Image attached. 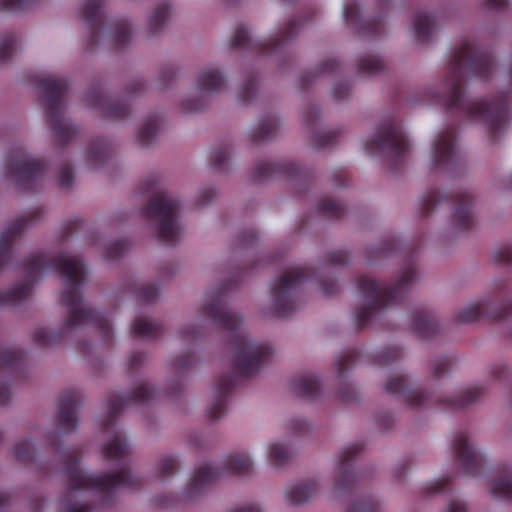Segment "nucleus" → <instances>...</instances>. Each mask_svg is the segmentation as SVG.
<instances>
[{
  "instance_id": "f257e3e1",
  "label": "nucleus",
  "mask_w": 512,
  "mask_h": 512,
  "mask_svg": "<svg viewBox=\"0 0 512 512\" xmlns=\"http://www.w3.org/2000/svg\"><path fill=\"white\" fill-rule=\"evenodd\" d=\"M23 270L25 280L0 293V306L16 304L29 297L33 283L45 272L55 271L65 278V286L60 295L61 304L68 308L64 325L58 332L46 328L36 329L33 340L37 345L44 347L57 344L69 331L84 324L94 326L105 341H111L113 333L108 317L84 303L81 290L86 281V268L80 258L37 253L24 262Z\"/></svg>"
},
{
  "instance_id": "f03ea898",
  "label": "nucleus",
  "mask_w": 512,
  "mask_h": 512,
  "mask_svg": "<svg viewBox=\"0 0 512 512\" xmlns=\"http://www.w3.org/2000/svg\"><path fill=\"white\" fill-rule=\"evenodd\" d=\"M494 66L495 59L491 52L481 50L474 42L464 41L451 53L442 91L430 93L423 102L438 103L450 113L486 122L491 139L495 141L511 118L509 94L501 93L492 101L482 99L475 102L468 101L464 96L466 77L486 81Z\"/></svg>"
},
{
  "instance_id": "7ed1b4c3",
  "label": "nucleus",
  "mask_w": 512,
  "mask_h": 512,
  "mask_svg": "<svg viewBox=\"0 0 512 512\" xmlns=\"http://www.w3.org/2000/svg\"><path fill=\"white\" fill-rule=\"evenodd\" d=\"M227 291L226 286L219 288L201 309L205 318L231 333L230 343L235 368L234 372L221 375L216 382L214 401L208 410V418L212 421L220 419L225 414L227 399L240 379L249 378L258 373L272 354L268 343L252 341L240 331L241 318L229 311L225 305Z\"/></svg>"
},
{
  "instance_id": "20e7f679",
  "label": "nucleus",
  "mask_w": 512,
  "mask_h": 512,
  "mask_svg": "<svg viewBox=\"0 0 512 512\" xmlns=\"http://www.w3.org/2000/svg\"><path fill=\"white\" fill-rule=\"evenodd\" d=\"M130 454V447L123 435L116 433L104 445L103 456L107 460L121 461V468L117 472L103 474L86 473L79 467V451L67 450L62 454L67 474L68 491L60 500L64 512H91L88 504H78L74 501L77 491L95 490L104 495V503L109 504V493L116 488L135 489L141 486V479L131 473L125 458Z\"/></svg>"
},
{
  "instance_id": "39448f33",
  "label": "nucleus",
  "mask_w": 512,
  "mask_h": 512,
  "mask_svg": "<svg viewBox=\"0 0 512 512\" xmlns=\"http://www.w3.org/2000/svg\"><path fill=\"white\" fill-rule=\"evenodd\" d=\"M416 276L417 269L412 259L407 261L400 279L392 285L367 276H360L357 279V288L368 302L355 311L354 320L357 330L367 327L372 318L384 308L401 303L410 285L416 280Z\"/></svg>"
},
{
  "instance_id": "423d86ee",
  "label": "nucleus",
  "mask_w": 512,
  "mask_h": 512,
  "mask_svg": "<svg viewBox=\"0 0 512 512\" xmlns=\"http://www.w3.org/2000/svg\"><path fill=\"white\" fill-rule=\"evenodd\" d=\"M45 104V117L53 135L61 145L69 143L78 129L62 117V101L68 90L65 78L49 76L39 82Z\"/></svg>"
},
{
  "instance_id": "0eeeda50",
  "label": "nucleus",
  "mask_w": 512,
  "mask_h": 512,
  "mask_svg": "<svg viewBox=\"0 0 512 512\" xmlns=\"http://www.w3.org/2000/svg\"><path fill=\"white\" fill-rule=\"evenodd\" d=\"M367 154L383 157L401 164L410 148L402 124L394 117L385 119L376 129L375 135L364 143Z\"/></svg>"
},
{
  "instance_id": "6e6552de",
  "label": "nucleus",
  "mask_w": 512,
  "mask_h": 512,
  "mask_svg": "<svg viewBox=\"0 0 512 512\" xmlns=\"http://www.w3.org/2000/svg\"><path fill=\"white\" fill-rule=\"evenodd\" d=\"M180 202L163 191H155L150 203L142 208V215L157 222V237L166 244H175L180 237L177 218Z\"/></svg>"
},
{
  "instance_id": "1a4fd4ad",
  "label": "nucleus",
  "mask_w": 512,
  "mask_h": 512,
  "mask_svg": "<svg viewBox=\"0 0 512 512\" xmlns=\"http://www.w3.org/2000/svg\"><path fill=\"white\" fill-rule=\"evenodd\" d=\"M252 471L251 459L246 454L229 455L220 467H198L188 483L185 494L193 499L203 494L218 478L224 475H247Z\"/></svg>"
},
{
  "instance_id": "9d476101",
  "label": "nucleus",
  "mask_w": 512,
  "mask_h": 512,
  "mask_svg": "<svg viewBox=\"0 0 512 512\" xmlns=\"http://www.w3.org/2000/svg\"><path fill=\"white\" fill-rule=\"evenodd\" d=\"M311 277L307 267H293L285 271L274 282L271 289L272 312L277 317L292 315L299 302V286Z\"/></svg>"
},
{
  "instance_id": "9b49d317",
  "label": "nucleus",
  "mask_w": 512,
  "mask_h": 512,
  "mask_svg": "<svg viewBox=\"0 0 512 512\" xmlns=\"http://www.w3.org/2000/svg\"><path fill=\"white\" fill-rule=\"evenodd\" d=\"M301 27L297 19H291L279 32L264 41L251 38L245 25H238L233 34L231 45L234 48H244L259 54L272 55L283 51L286 45L296 37Z\"/></svg>"
},
{
  "instance_id": "f8f14e48",
  "label": "nucleus",
  "mask_w": 512,
  "mask_h": 512,
  "mask_svg": "<svg viewBox=\"0 0 512 512\" xmlns=\"http://www.w3.org/2000/svg\"><path fill=\"white\" fill-rule=\"evenodd\" d=\"M446 200L454 202L452 223L457 230L468 231L474 225L472 212L473 196L467 191H458L453 196H440L437 192L431 191L423 196L420 204L421 216H427L439 203Z\"/></svg>"
},
{
  "instance_id": "ddd939ff",
  "label": "nucleus",
  "mask_w": 512,
  "mask_h": 512,
  "mask_svg": "<svg viewBox=\"0 0 512 512\" xmlns=\"http://www.w3.org/2000/svg\"><path fill=\"white\" fill-rule=\"evenodd\" d=\"M46 170V164L17 149L6 159V174L22 190H32Z\"/></svg>"
},
{
  "instance_id": "4468645a",
  "label": "nucleus",
  "mask_w": 512,
  "mask_h": 512,
  "mask_svg": "<svg viewBox=\"0 0 512 512\" xmlns=\"http://www.w3.org/2000/svg\"><path fill=\"white\" fill-rule=\"evenodd\" d=\"M462 164L456 147V129L445 128L434 140L431 168L433 170L453 171Z\"/></svg>"
},
{
  "instance_id": "2eb2a0df",
  "label": "nucleus",
  "mask_w": 512,
  "mask_h": 512,
  "mask_svg": "<svg viewBox=\"0 0 512 512\" xmlns=\"http://www.w3.org/2000/svg\"><path fill=\"white\" fill-rule=\"evenodd\" d=\"M362 450L363 444L357 442L345 447L339 454L334 484L335 492L352 494L359 488L361 475L354 471L353 464L356 456Z\"/></svg>"
},
{
  "instance_id": "dca6fc26",
  "label": "nucleus",
  "mask_w": 512,
  "mask_h": 512,
  "mask_svg": "<svg viewBox=\"0 0 512 512\" xmlns=\"http://www.w3.org/2000/svg\"><path fill=\"white\" fill-rule=\"evenodd\" d=\"M155 395L154 389L146 384H141L132 390L128 395L121 396L113 393L109 396V414L103 422V429L108 431L113 425L116 418L123 411L124 407L130 404H147Z\"/></svg>"
},
{
  "instance_id": "f3484780",
  "label": "nucleus",
  "mask_w": 512,
  "mask_h": 512,
  "mask_svg": "<svg viewBox=\"0 0 512 512\" xmlns=\"http://www.w3.org/2000/svg\"><path fill=\"white\" fill-rule=\"evenodd\" d=\"M43 215L41 207L31 209L24 216L13 221L0 235V269L9 262L15 240L23 233L28 225L36 222Z\"/></svg>"
},
{
  "instance_id": "a211bd4d",
  "label": "nucleus",
  "mask_w": 512,
  "mask_h": 512,
  "mask_svg": "<svg viewBox=\"0 0 512 512\" xmlns=\"http://www.w3.org/2000/svg\"><path fill=\"white\" fill-rule=\"evenodd\" d=\"M452 448L456 459L461 463L463 472L466 475L476 476L480 473L484 457L471 445L465 431L457 432L454 435Z\"/></svg>"
},
{
  "instance_id": "6ab92c4d",
  "label": "nucleus",
  "mask_w": 512,
  "mask_h": 512,
  "mask_svg": "<svg viewBox=\"0 0 512 512\" xmlns=\"http://www.w3.org/2000/svg\"><path fill=\"white\" fill-rule=\"evenodd\" d=\"M279 176L302 179L305 172L298 163L292 161H262L256 165L253 171V179L256 182Z\"/></svg>"
},
{
  "instance_id": "aec40b11",
  "label": "nucleus",
  "mask_w": 512,
  "mask_h": 512,
  "mask_svg": "<svg viewBox=\"0 0 512 512\" xmlns=\"http://www.w3.org/2000/svg\"><path fill=\"white\" fill-rule=\"evenodd\" d=\"M80 391L77 389H68L62 392L57 409L58 426L71 432L77 427V418L75 410L80 401Z\"/></svg>"
},
{
  "instance_id": "412c9836",
  "label": "nucleus",
  "mask_w": 512,
  "mask_h": 512,
  "mask_svg": "<svg viewBox=\"0 0 512 512\" xmlns=\"http://www.w3.org/2000/svg\"><path fill=\"white\" fill-rule=\"evenodd\" d=\"M408 378L405 375L391 377L386 385L385 391L390 395L401 396L409 407H423L429 402L428 396L421 390L410 389L407 386Z\"/></svg>"
},
{
  "instance_id": "4be33fe9",
  "label": "nucleus",
  "mask_w": 512,
  "mask_h": 512,
  "mask_svg": "<svg viewBox=\"0 0 512 512\" xmlns=\"http://www.w3.org/2000/svg\"><path fill=\"white\" fill-rule=\"evenodd\" d=\"M105 0H86L81 8V18L90 31L89 45L93 47L100 39L104 16L102 8Z\"/></svg>"
},
{
  "instance_id": "5701e85b",
  "label": "nucleus",
  "mask_w": 512,
  "mask_h": 512,
  "mask_svg": "<svg viewBox=\"0 0 512 512\" xmlns=\"http://www.w3.org/2000/svg\"><path fill=\"white\" fill-rule=\"evenodd\" d=\"M345 21L356 26L358 32L366 37H377L384 32V21L381 17L359 21V8L356 3H349L344 6L343 10Z\"/></svg>"
},
{
  "instance_id": "b1692460",
  "label": "nucleus",
  "mask_w": 512,
  "mask_h": 512,
  "mask_svg": "<svg viewBox=\"0 0 512 512\" xmlns=\"http://www.w3.org/2000/svg\"><path fill=\"white\" fill-rule=\"evenodd\" d=\"M87 101L91 107L102 109L107 118L124 119L130 112L125 102H112L98 88L89 90Z\"/></svg>"
},
{
  "instance_id": "393cba45",
  "label": "nucleus",
  "mask_w": 512,
  "mask_h": 512,
  "mask_svg": "<svg viewBox=\"0 0 512 512\" xmlns=\"http://www.w3.org/2000/svg\"><path fill=\"white\" fill-rule=\"evenodd\" d=\"M412 330L417 337L430 339L438 333L439 327L432 312L426 307H421L413 312Z\"/></svg>"
},
{
  "instance_id": "a878e982",
  "label": "nucleus",
  "mask_w": 512,
  "mask_h": 512,
  "mask_svg": "<svg viewBox=\"0 0 512 512\" xmlns=\"http://www.w3.org/2000/svg\"><path fill=\"white\" fill-rule=\"evenodd\" d=\"M437 25L436 17L432 14L419 11L414 16L413 29L419 43H428Z\"/></svg>"
},
{
  "instance_id": "bb28decb",
  "label": "nucleus",
  "mask_w": 512,
  "mask_h": 512,
  "mask_svg": "<svg viewBox=\"0 0 512 512\" xmlns=\"http://www.w3.org/2000/svg\"><path fill=\"white\" fill-rule=\"evenodd\" d=\"M196 85L203 92H218L225 86V79L217 69L207 68L199 74Z\"/></svg>"
},
{
  "instance_id": "cd10ccee",
  "label": "nucleus",
  "mask_w": 512,
  "mask_h": 512,
  "mask_svg": "<svg viewBox=\"0 0 512 512\" xmlns=\"http://www.w3.org/2000/svg\"><path fill=\"white\" fill-rule=\"evenodd\" d=\"M293 392L305 399H314L320 392L319 380L311 375L294 378L291 382Z\"/></svg>"
},
{
  "instance_id": "c85d7f7f",
  "label": "nucleus",
  "mask_w": 512,
  "mask_h": 512,
  "mask_svg": "<svg viewBox=\"0 0 512 512\" xmlns=\"http://www.w3.org/2000/svg\"><path fill=\"white\" fill-rule=\"evenodd\" d=\"M483 395L482 387L473 386L462 391L457 397L446 399L443 408L451 410L465 408L478 401Z\"/></svg>"
},
{
  "instance_id": "c756f323",
  "label": "nucleus",
  "mask_w": 512,
  "mask_h": 512,
  "mask_svg": "<svg viewBox=\"0 0 512 512\" xmlns=\"http://www.w3.org/2000/svg\"><path fill=\"white\" fill-rule=\"evenodd\" d=\"M318 490L316 481L293 485L286 491V498L291 504H302L312 498Z\"/></svg>"
},
{
  "instance_id": "7c9ffc66",
  "label": "nucleus",
  "mask_w": 512,
  "mask_h": 512,
  "mask_svg": "<svg viewBox=\"0 0 512 512\" xmlns=\"http://www.w3.org/2000/svg\"><path fill=\"white\" fill-rule=\"evenodd\" d=\"M131 332L134 337L145 339H156L162 332L163 327L158 322H152L145 318L138 317L134 320Z\"/></svg>"
},
{
  "instance_id": "2f4dec72",
  "label": "nucleus",
  "mask_w": 512,
  "mask_h": 512,
  "mask_svg": "<svg viewBox=\"0 0 512 512\" xmlns=\"http://www.w3.org/2000/svg\"><path fill=\"white\" fill-rule=\"evenodd\" d=\"M25 353L21 349L0 346V369L18 372L24 364Z\"/></svg>"
},
{
  "instance_id": "473e14b6",
  "label": "nucleus",
  "mask_w": 512,
  "mask_h": 512,
  "mask_svg": "<svg viewBox=\"0 0 512 512\" xmlns=\"http://www.w3.org/2000/svg\"><path fill=\"white\" fill-rule=\"evenodd\" d=\"M490 306L491 302L486 300L469 304L458 312L455 316V322L467 324L478 321L483 318L484 310H487Z\"/></svg>"
},
{
  "instance_id": "72a5a7b5",
  "label": "nucleus",
  "mask_w": 512,
  "mask_h": 512,
  "mask_svg": "<svg viewBox=\"0 0 512 512\" xmlns=\"http://www.w3.org/2000/svg\"><path fill=\"white\" fill-rule=\"evenodd\" d=\"M110 151V145L106 140L97 139L87 151V161L94 167L104 165L110 157Z\"/></svg>"
},
{
  "instance_id": "f704fd0d",
  "label": "nucleus",
  "mask_w": 512,
  "mask_h": 512,
  "mask_svg": "<svg viewBox=\"0 0 512 512\" xmlns=\"http://www.w3.org/2000/svg\"><path fill=\"white\" fill-rule=\"evenodd\" d=\"M278 126L279 122L275 116L262 118L258 127H256L251 133L252 142L259 143L273 138Z\"/></svg>"
},
{
  "instance_id": "c9c22d12",
  "label": "nucleus",
  "mask_w": 512,
  "mask_h": 512,
  "mask_svg": "<svg viewBox=\"0 0 512 512\" xmlns=\"http://www.w3.org/2000/svg\"><path fill=\"white\" fill-rule=\"evenodd\" d=\"M110 30L113 31L111 37L115 48L120 49L126 46L131 38V25L125 19H119L111 23Z\"/></svg>"
},
{
  "instance_id": "e433bc0d",
  "label": "nucleus",
  "mask_w": 512,
  "mask_h": 512,
  "mask_svg": "<svg viewBox=\"0 0 512 512\" xmlns=\"http://www.w3.org/2000/svg\"><path fill=\"white\" fill-rule=\"evenodd\" d=\"M340 63L334 58H328L324 60L315 72H305L300 79V85L302 89H306L309 84L315 81L319 75L329 74L336 71L339 68Z\"/></svg>"
},
{
  "instance_id": "4c0bfd02",
  "label": "nucleus",
  "mask_w": 512,
  "mask_h": 512,
  "mask_svg": "<svg viewBox=\"0 0 512 512\" xmlns=\"http://www.w3.org/2000/svg\"><path fill=\"white\" fill-rule=\"evenodd\" d=\"M385 68L383 59L375 55H366L359 59L357 70L360 74L372 76L381 73Z\"/></svg>"
},
{
  "instance_id": "58836bf2",
  "label": "nucleus",
  "mask_w": 512,
  "mask_h": 512,
  "mask_svg": "<svg viewBox=\"0 0 512 512\" xmlns=\"http://www.w3.org/2000/svg\"><path fill=\"white\" fill-rule=\"evenodd\" d=\"M169 11H170V8L167 3L159 4L155 8V10L152 12V14L149 18V23H148V29H149V33L151 35H155L163 29V27L169 17Z\"/></svg>"
},
{
  "instance_id": "ea45409f",
  "label": "nucleus",
  "mask_w": 512,
  "mask_h": 512,
  "mask_svg": "<svg viewBox=\"0 0 512 512\" xmlns=\"http://www.w3.org/2000/svg\"><path fill=\"white\" fill-rule=\"evenodd\" d=\"M491 493L497 498L512 501V467L505 477L491 483Z\"/></svg>"
},
{
  "instance_id": "a19ab883",
  "label": "nucleus",
  "mask_w": 512,
  "mask_h": 512,
  "mask_svg": "<svg viewBox=\"0 0 512 512\" xmlns=\"http://www.w3.org/2000/svg\"><path fill=\"white\" fill-rule=\"evenodd\" d=\"M318 213L329 219H339L345 213V206L331 198H323L318 203Z\"/></svg>"
},
{
  "instance_id": "79ce46f5",
  "label": "nucleus",
  "mask_w": 512,
  "mask_h": 512,
  "mask_svg": "<svg viewBox=\"0 0 512 512\" xmlns=\"http://www.w3.org/2000/svg\"><path fill=\"white\" fill-rule=\"evenodd\" d=\"M360 354L361 353L358 349L351 348L347 349L340 355L336 363L337 374L340 378L344 377L350 367L358 361Z\"/></svg>"
},
{
  "instance_id": "37998d69",
  "label": "nucleus",
  "mask_w": 512,
  "mask_h": 512,
  "mask_svg": "<svg viewBox=\"0 0 512 512\" xmlns=\"http://www.w3.org/2000/svg\"><path fill=\"white\" fill-rule=\"evenodd\" d=\"M159 128V122L156 116H153L148 119V121L144 124V126L139 130L137 139L141 146L150 145Z\"/></svg>"
},
{
  "instance_id": "c03bdc74",
  "label": "nucleus",
  "mask_w": 512,
  "mask_h": 512,
  "mask_svg": "<svg viewBox=\"0 0 512 512\" xmlns=\"http://www.w3.org/2000/svg\"><path fill=\"white\" fill-rule=\"evenodd\" d=\"M398 248V240L394 237L382 241L378 246L369 250L368 260L372 262L376 258L393 254Z\"/></svg>"
},
{
  "instance_id": "a18cd8bd",
  "label": "nucleus",
  "mask_w": 512,
  "mask_h": 512,
  "mask_svg": "<svg viewBox=\"0 0 512 512\" xmlns=\"http://www.w3.org/2000/svg\"><path fill=\"white\" fill-rule=\"evenodd\" d=\"M291 457V452L281 443H274L269 448V460L275 467L285 465Z\"/></svg>"
},
{
  "instance_id": "49530a36",
  "label": "nucleus",
  "mask_w": 512,
  "mask_h": 512,
  "mask_svg": "<svg viewBox=\"0 0 512 512\" xmlns=\"http://www.w3.org/2000/svg\"><path fill=\"white\" fill-rule=\"evenodd\" d=\"M14 456L18 462L31 463L34 461L35 449L30 440H22L14 447Z\"/></svg>"
},
{
  "instance_id": "de8ad7c7",
  "label": "nucleus",
  "mask_w": 512,
  "mask_h": 512,
  "mask_svg": "<svg viewBox=\"0 0 512 512\" xmlns=\"http://www.w3.org/2000/svg\"><path fill=\"white\" fill-rule=\"evenodd\" d=\"M403 351L398 346L387 347L375 355L374 361L380 366H387L399 359Z\"/></svg>"
},
{
  "instance_id": "09e8293b",
  "label": "nucleus",
  "mask_w": 512,
  "mask_h": 512,
  "mask_svg": "<svg viewBox=\"0 0 512 512\" xmlns=\"http://www.w3.org/2000/svg\"><path fill=\"white\" fill-rule=\"evenodd\" d=\"M379 503L372 497L368 496L357 499L348 507L347 512H378Z\"/></svg>"
},
{
  "instance_id": "8fccbe9b",
  "label": "nucleus",
  "mask_w": 512,
  "mask_h": 512,
  "mask_svg": "<svg viewBox=\"0 0 512 512\" xmlns=\"http://www.w3.org/2000/svg\"><path fill=\"white\" fill-rule=\"evenodd\" d=\"M229 148L226 145L220 146L211 151L209 161L212 167L222 171L226 168L228 162Z\"/></svg>"
},
{
  "instance_id": "3c124183",
  "label": "nucleus",
  "mask_w": 512,
  "mask_h": 512,
  "mask_svg": "<svg viewBox=\"0 0 512 512\" xmlns=\"http://www.w3.org/2000/svg\"><path fill=\"white\" fill-rule=\"evenodd\" d=\"M137 300L141 303H150L159 296V289L154 284H143L134 290Z\"/></svg>"
},
{
  "instance_id": "603ef678",
  "label": "nucleus",
  "mask_w": 512,
  "mask_h": 512,
  "mask_svg": "<svg viewBox=\"0 0 512 512\" xmlns=\"http://www.w3.org/2000/svg\"><path fill=\"white\" fill-rule=\"evenodd\" d=\"M16 47V36L9 34L0 40V62L4 63L10 59Z\"/></svg>"
},
{
  "instance_id": "864d4df0",
  "label": "nucleus",
  "mask_w": 512,
  "mask_h": 512,
  "mask_svg": "<svg viewBox=\"0 0 512 512\" xmlns=\"http://www.w3.org/2000/svg\"><path fill=\"white\" fill-rule=\"evenodd\" d=\"M178 469V461L172 456L161 459L158 465V476L161 479L172 476Z\"/></svg>"
},
{
  "instance_id": "5fc2aeb1",
  "label": "nucleus",
  "mask_w": 512,
  "mask_h": 512,
  "mask_svg": "<svg viewBox=\"0 0 512 512\" xmlns=\"http://www.w3.org/2000/svg\"><path fill=\"white\" fill-rule=\"evenodd\" d=\"M256 84H257L256 75H254V74L249 75L239 93V98L244 104L249 103L255 96Z\"/></svg>"
},
{
  "instance_id": "6e6d98bb",
  "label": "nucleus",
  "mask_w": 512,
  "mask_h": 512,
  "mask_svg": "<svg viewBox=\"0 0 512 512\" xmlns=\"http://www.w3.org/2000/svg\"><path fill=\"white\" fill-rule=\"evenodd\" d=\"M339 132L336 130L316 133L313 136V145L315 148H325L332 145L337 139Z\"/></svg>"
},
{
  "instance_id": "4d7b16f0",
  "label": "nucleus",
  "mask_w": 512,
  "mask_h": 512,
  "mask_svg": "<svg viewBox=\"0 0 512 512\" xmlns=\"http://www.w3.org/2000/svg\"><path fill=\"white\" fill-rule=\"evenodd\" d=\"M512 312V298L505 295L500 307L488 311V317L493 320H502Z\"/></svg>"
},
{
  "instance_id": "13d9d810",
  "label": "nucleus",
  "mask_w": 512,
  "mask_h": 512,
  "mask_svg": "<svg viewBox=\"0 0 512 512\" xmlns=\"http://www.w3.org/2000/svg\"><path fill=\"white\" fill-rule=\"evenodd\" d=\"M128 248L126 240H117L110 243L105 249V258L115 260L119 258Z\"/></svg>"
},
{
  "instance_id": "bf43d9fd",
  "label": "nucleus",
  "mask_w": 512,
  "mask_h": 512,
  "mask_svg": "<svg viewBox=\"0 0 512 512\" xmlns=\"http://www.w3.org/2000/svg\"><path fill=\"white\" fill-rule=\"evenodd\" d=\"M38 0H0L3 9L18 12L32 7Z\"/></svg>"
},
{
  "instance_id": "052dcab7",
  "label": "nucleus",
  "mask_w": 512,
  "mask_h": 512,
  "mask_svg": "<svg viewBox=\"0 0 512 512\" xmlns=\"http://www.w3.org/2000/svg\"><path fill=\"white\" fill-rule=\"evenodd\" d=\"M450 483V478L443 477L439 478L437 480L431 481L425 485L423 488V493L425 495H432L436 493H442L444 492Z\"/></svg>"
},
{
  "instance_id": "680f3d73",
  "label": "nucleus",
  "mask_w": 512,
  "mask_h": 512,
  "mask_svg": "<svg viewBox=\"0 0 512 512\" xmlns=\"http://www.w3.org/2000/svg\"><path fill=\"white\" fill-rule=\"evenodd\" d=\"M195 361V355L191 352H187L175 358L173 366L177 371H183L193 366Z\"/></svg>"
},
{
  "instance_id": "e2e57ef3",
  "label": "nucleus",
  "mask_w": 512,
  "mask_h": 512,
  "mask_svg": "<svg viewBox=\"0 0 512 512\" xmlns=\"http://www.w3.org/2000/svg\"><path fill=\"white\" fill-rule=\"evenodd\" d=\"M493 258L495 262L500 264L512 263V246L503 245L497 248L494 252Z\"/></svg>"
},
{
  "instance_id": "0e129e2a",
  "label": "nucleus",
  "mask_w": 512,
  "mask_h": 512,
  "mask_svg": "<svg viewBox=\"0 0 512 512\" xmlns=\"http://www.w3.org/2000/svg\"><path fill=\"white\" fill-rule=\"evenodd\" d=\"M73 180H74V174H73L72 167L69 164L63 165L59 171V177H58L59 185L62 188H69L72 185Z\"/></svg>"
},
{
  "instance_id": "69168bd1",
  "label": "nucleus",
  "mask_w": 512,
  "mask_h": 512,
  "mask_svg": "<svg viewBox=\"0 0 512 512\" xmlns=\"http://www.w3.org/2000/svg\"><path fill=\"white\" fill-rule=\"evenodd\" d=\"M453 359L451 357H442L438 359L433 366V374L435 378H440L445 372L452 367Z\"/></svg>"
},
{
  "instance_id": "338daca9",
  "label": "nucleus",
  "mask_w": 512,
  "mask_h": 512,
  "mask_svg": "<svg viewBox=\"0 0 512 512\" xmlns=\"http://www.w3.org/2000/svg\"><path fill=\"white\" fill-rule=\"evenodd\" d=\"M349 260V255L344 250H336L327 254L326 262L331 265H345Z\"/></svg>"
},
{
  "instance_id": "774afa93",
  "label": "nucleus",
  "mask_w": 512,
  "mask_h": 512,
  "mask_svg": "<svg viewBox=\"0 0 512 512\" xmlns=\"http://www.w3.org/2000/svg\"><path fill=\"white\" fill-rule=\"evenodd\" d=\"M333 98L337 101L344 100L350 95V87L347 83H338L333 88Z\"/></svg>"
}]
</instances>
